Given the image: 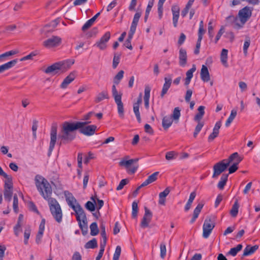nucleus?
<instances>
[{
    "instance_id": "c756f323",
    "label": "nucleus",
    "mask_w": 260,
    "mask_h": 260,
    "mask_svg": "<svg viewBox=\"0 0 260 260\" xmlns=\"http://www.w3.org/2000/svg\"><path fill=\"white\" fill-rule=\"evenodd\" d=\"M141 16V12H137L134 15L132 23L130 28L136 29L137 26L139 21V19Z\"/></svg>"
},
{
    "instance_id": "f257e3e1",
    "label": "nucleus",
    "mask_w": 260,
    "mask_h": 260,
    "mask_svg": "<svg viewBox=\"0 0 260 260\" xmlns=\"http://www.w3.org/2000/svg\"><path fill=\"white\" fill-rule=\"evenodd\" d=\"M35 181L38 190L44 199L48 201L52 216L57 222H61L62 217V211L56 200L51 198L52 193L51 185L45 178L39 175L36 176Z\"/></svg>"
},
{
    "instance_id": "39448f33",
    "label": "nucleus",
    "mask_w": 260,
    "mask_h": 260,
    "mask_svg": "<svg viewBox=\"0 0 260 260\" xmlns=\"http://www.w3.org/2000/svg\"><path fill=\"white\" fill-rule=\"evenodd\" d=\"M64 195L68 205L73 209L75 212V215L84 211L72 193L66 190L64 191Z\"/></svg>"
},
{
    "instance_id": "bf43d9fd",
    "label": "nucleus",
    "mask_w": 260,
    "mask_h": 260,
    "mask_svg": "<svg viewBox=\"0 0 260 260\" xmlns=\"http://www.w3.org/2000/svg\"><path fill=\"white\" fill-rule=\"evenodd\" d=\"M250 40L249 37L247 38L243 45V52L245 55L247 54V50L250 46Z\"/></svg>"
},
{
    "instance_id": "9b49d317",
    "label": "nucleus",
    "mask_w": 260,
    "mask_h": 260,
    "mask_svg": "<svg viewBox=\"0 0 260 260\" xmlns=\"http://www.w3.org/2000/svg\"><path fill=\"white\" fill-rule=\"evenodd\" d=\"M57 124L54 123L52 124L50 131V142L49 145V151L51 153L53 151L57 140Z\"/></svg>"
},
{
    "instance_id": "a878e982",
    "label": "nucleus",
    "mask_w": 260,
    "mask_h": 260,
    "mask_svg": "<svg viewBox=\"0 0 260 260\" xmlns=\"http://www.w3.org/2000/svg\"><path fill=\"white\" fill-rule=\"evenodd\" d=\"M170 190L169 187H167L162 192L159 194L158 203L160 205H164L166 202V197L170 193Z\"/></svg>"
},
{
    "instance_id": "bb28decb",
    "label": "nucleus",
    "mask_w": 260,
    "mask_h": 260,
    "mask_svg": "<svg viewBox=\"0 0 260 260\" xmlns=\"http://www.w3.org/2000/svg\"><path fill=\"white\" fill-rule=\"evenodd\" d=\"M173 120L172 117L166 116L163 117L162 120V126L165 130L168 129L171 126Z\"/></svg>"
},
{
    "instance_id": "6e6552de",
    "label": "nucleus",
    "mask_w": 260,
    "mask_h": 260,
    "mask_svg": "<svg viewBox=\"0 0 260 260\" xmlns=\"http://www.w3.org/2000/svg\"><path fill=\"white\" fill-rule=\"evenodd\" d=\"M80 122L82 123V126L79 127L78 129H79L80 133L88 136L94 135L97 128V126L96 125H87L88 124L90 123L91 121H84Z\"/></svg>"
},
{
    "instance_id": "09e8293b",
    "label": "nucleus",
    "mask_w": 260,
    "mask_h": 260,
    "mask_svg": "<svg viewBox=\"0 0 260 260\" xmlns=\"http://www.w3.org/2000/svg\"><path fill=\"white\" fill-rule=\"evenodd\" d=\"M174 120H178L180 116V110L179 107H176L173 111L172 115L170 116Z\"/></svg>"
},
{
    "instance_id": "de8ad7c7",
    "label": "nucleus",
    "mask_w": 260,
    "mask_h": 260,
    "mask_svg": "<svg viewBox=\"0 0 260 260\" xmlns=\"http://www.w3.org/2000/svg\"><path fill=\"white\" fill-rule=\"evenodd\" d=\"M138 212V203L136 201H134L132 203V217L135 218L137 216Z\"/></svg>"
},
{
    "instance_id": "ea45409f",
    "label": "nucleus",
    "mask_w": 260,
    "mask_h": 260,
    "mask_svg": "<svg viewBox=\"0 0 260 260\" xmlns=\"http://www.w3.org/2000/svg\"><path fill=\"white\" fill-rule=\"evenodd\" d=\"M90 229L91 236H96L99 234V230L96 222H92L90 225Z\"/></svg>"
},
{
    "instance_id": "6ab92c4d",
    "label": "nucleus",
    "mask_w": 260,
    "mask_h": 260,
    "mask_svg": "<svg viewBox=\"0 0 260 260\" xmlns=\"http://www.w3.org/2000/svg\"><path fill=\"white\" fill-rule=\"evenodd\" d=\"M164 80L165 83L163 85L162 89L160 93L161 98H163L164 95L167 93L172 83V78L171 77H165Z\"/></svg>"
},
{
    "instance_id": "a19ab883",
    "label": "nucleus",
    "mask_w": 260,
    "mask_h": 260,
    "mask_svg": "<svg viewBox=\"0 0 260 260\" xmlns=\"http://www.w3.org/2000/svg\"><path fill=\"white\" fill-rule=\"evenodd\" d=\"M97 246H98L97 241H96V239L93 238L92 240L87 242L85 244L84 247L86 249H89V248L93 249V248H96L97 247Z\"/></svg>"
},
{
    "instance_id": "4d7b16f0",
    "label": "nucleus",
    "mask_w": 260,
    "mask_h": 260,
    "mask_svg": "<svg viewBox=\"0 0 260 260\" xmlns=\"http://www.w3.org/2000/svg\"><path fill=\"white\" fill-rule=\"evenodd\" d=\"M204 206V204L202 203L199 204L196 208L194 209L193 211V215L195 217H198V216L201 212V211L202 209L203 208Z\"/></svg>"
},
{
    "instance_id": "f8f14e48",
    "label": "nucleus",
    "mask_w": 260,
    "mask_h": 260,
    "mask_svg": "<svg viewBox=\"0 0 260 260\" xmlns=\"http://www.w3.org/2000/svg\"><path fill=\"white\" fill-rule=\"evenodd\" d=\"M61 43V38L58 36H52L43 42V45L47 48H51L58 46Z\"/></svg>"
},
{
    "instance_id": "412c9836",
    "label": "nucleus",
    "mask_w": 260,
    "mask_h": 260,
    "mask_svg": "<svg viewBox=\"0 0 260 260\" xmlns=\"http://www.w3.org/2000/svg\"><path fill=\"white\" fill-rule=\"evenodd\" d=\"M17 62V59H14L0 66V74L13 67Z\"/></svg>"
},
{
    "instance_id": "338daca9",
    "label": "nucleus",
    "mask_w": 260,
    "mask_h": 260,
    "mask_svg": "<svg viewBox=\"0 0 260 260\" xmlns=\"http://www.w3.org/2000/svg\"><path fill=\"white\" fill-rule=\"evenodd\" d=\"M22 225V223L17 222L16 225L14 228V231L15 235L17 236H18L20 228Z\"/></svg>"
},
{
    "instance_id": "cd10ccee",
    "label": "nucleus",
    "mask_w": 260,
    "mask_h": 260,
    "mask_svg": "<svg viewBox=\"0 0 260 260\" xmlns=\"http://www.w3.org/2000/svg\"><path fill=\"white\" fill-rule=\"evenodd\" d=\"M228 50L226 49H223L220 54V61L224 67H228Z\"/></svg>"
},
{
    "instance_id": "ddd939ff",
    "label": "nucleus",
    "mask_w": 260,
    "mask_h": 260,
    "mask_svg": "<svg viewBox=\"0 0 260 260\" xmlns=\"http://www.w3.org/2000/svg\"><path fill=\"white\" fill-rule=\"evenodd\" d=\"M111 37V34L109 31L106 32L100 40L97 41L95 44H94V46H96L99 48L100 50H103L107 48V43L110 40Z\"/></svg>"
},
{
    "instance_id": "4c0bfd02",
    "label": "nucleus",
    "mask_w": 260,
    "mask_h": 260,
    "mask_svg": "<svg viewBox=\"0 0 260 260\" xmlns=\"http://www.w3.org/2000/svg\"><path fill=\"white\" fill-rule=\"evenodd\" d=\"M239 207V205L238 202V200H236L234 205L232 206V208L230 211V213L232 216L236 217L238 213V209Z\"/></svg>"
},
{
    "instance_id": "13d9d810",
    "label": "nucleus",
    "mask_w": 260,
    "mask_h": 260,
    "mask_svg": "<svg viewBox=\"0 0 260 260\" xmlns=\"http://www.w3.org/2000/svg\"><path fill=\"white\" fill-rule=\"evenodd\" d=\"M121 247L120 246H117L116 247V249L115 251V253H114L113 259V260H118L119 256L121 254Z\"/></svg>"
},
{
    "instance_id": "473e14b6",
    "label": "nucleus",
    "mask_w": 260,
    "mask_h": 260,
    "mask_svg": "<svg viewBox=\"0 0 260 260\" xmlns=\"http://www.w3.org/2000/svg\"><path fill=\"white\" fill-rule=\"evenodd\" d=\"M17 53V51L14 50H11L8 52H6L0 55V63L5 62L8 60V57L15 54Z\"/></svg>"
},
{
    "instance_id": "5fc2aeb1",
    "label": "nucleus",
    "mask_w": 260,
    "mask_h": 260,
    "mask_svg": "<svg viewBox=\"0 0 260 260\" xmlns=\"http://www.w3.org/2000/svg\"><path fill=\"white\" fill-rule=\"evenodd\" d=\"M160 257L161 258L164 259L166 255V252H167L166 246L165 243H161L160 244Z\"/></svg>"
},
{
    "instance_id": "20e7f679",
    "label": "nucleus",
    "mask_w": 260,
    "mask_h": 260,
    "mask_svg": "<svg viewBox=\"0 0 260 260\" xmlns=\"http://www.w3.org/2000/svg\"><path fill=\"white\" fill-rule=\"evenodd\" d=\"M238 153L235 152L231 154L228 159H223L216 164L213 166V174L212 178H217L219 175H220L223 172H224L230 164L234 161V158L237 157Z\"/></svg>"
},
{
    "instance_id": "c9c22d12",
    "label": "nucleus",
    "mask_w": 260,
    "mask_h": 260,
    "mask_svg": "<svg viewBox=\"0 0 260 260\" xmlns=\"http://www.w3.org/2000/svg\"><path fill=\"white\" fill-rule=\"evenodd\" d=\"M228 178V174H223L220 180L218 183L217 186L220 189H222L225 186Z\"/></svg>"
},
{
    "instance_id": "4be33fe9",
    "label": "nucleus",
    "mask_w": 260,
    "mask_h": 260,
    "mask_svg": "<svg viewBox=\"0 0 260 260\" xmlns=\"http://www.w3.org/2000/svg\"><path fill=\"white\" fill-rule=\"evenodd\" d=\"M242 158H241L239 154H238L237 157H235L234 158V160L235 161L233 163V164L229 168V171L230 174H232L236 172L238 169V164L242 161Z\"/></svg>"
},
{
    "instance_id": "b1692460",
    "label": "nucleus",
    "mask_w": 260,
    "mask_h": 260,
    "mask_svg": "<svg viewBox=\"0 0 260 260\" xmlns=\"http://www.w3.org/2000/svg\"><path fill=\"white\" fill-rule=\"evenodd\" d=\"M159 172H155L153 173L152 174L150 175L148 178L142 183V186H145L148 185V184L154 182L157 179V176L158 175Z\"/></svg>"
},
{
    "instance_id": "f704fd0d",
    "label": "nucleus",
    "mask_w": 260,
    "mask_h": 260,
    "mask_svg": "<svg viewBox=\"0 0 260 260\" xmlns=\"http://www.w3.org/2000/svg\"><path fill=\"white\" fill-rule=\"evenodd\" d=\"M4 178L6 179L5 181L4 189H12L13 183L12 177L7 175V177Z\"/></svg>"
},
{
    "instance_id": "dca6fc26",
    "label": "nucleus",
    "mask_w": 260,
    "mask_h": 260,
    "mask_svg": "<svg viewBox=\"0 0 260 260\" xmlns=\"http://www.w3.org/2000/svg\"><path fill=\"white\" fill-rule=\"evenodd\" d=\"M187 56L186 50L180 48L179 51V64L181 67H184L187 63Z\"/></svg>"
},
{
    "instance_id": "8fccbe9b",
    "label": "nucleus",
    "mask_w": 260,
    "mask_h": 260,
    "mask_svg": "<svg viewBox=\"0 0 260 260\" xmlns=\"http://www.w3.org/2000/svg\"><path fill=\"white\" fill-rule=\"evenodd\" d=\"M198 124L196 126V127L195 128V129H194V132L193 133V137H194V138H196L197 137V135L200 133V132L201 131V130L202 129V127L204 126V122H201V121H198Z\"/></svg>"
},
{
    "instance_id": "49530a36",
    "label": "nucleus",
    "mask_w": 260,
    "mask_h": 260,
    "mask_svg": "<svg viewBox=\"0 0 260 260\" xmlns=\"http://www.w3.org/2000/svg\"><path fill=\"white\" fill-rule=\"evenodd\" d=\"M112 95L115 100H117L118 99H121L122 94L121 93H118L115 84L112 85Z\"/></svg>"
},
{
    "instance_id": "1a4fd4ad",
    "label": "nucleus",
    "mask_w": 260,
    "mask_h": 260,
    "mask_svg": "<svg viewBox=\"0 0 260 260\" xmlns=\"http://www.w3.org/2000/svg\"><path fill=\"white\" fill-rule=\"evenodd\" d=\"M251 11L247 6H246L239 10L238 17L240 21V24L241 25H242V26L251 17Z\"/></svg>"
},
{
    "instance_id": "a211bd4d",
    "label": "nucleus",
    "mask_w": 260,
    "mask_h": 260,
    "mask_svg": "<svg viewBox=\"0 0 260 260\" xmlns=\"http://www.w3.org/2000/svg\"><path fill=\"white\" fill-rule=\"evenodd\" d=\"M239 18L238 17L231 15L226 18L227 23L233 25L235 28H239L242 27V25L239 23Z\"/></svg>"
},
{
    "instance_id": "603ef678",
    "label": "nucleus",
    "mask_w": 260,
    "mask_h": 260,
    "mask_svg": "<svg viewBox=\"0 0 260 260\" xmlns=\"http://www.w3.org/2000/svg\"><path fill=\"white\" fill-rule=\"evenodd\" d=\"M134 112L136 116L138 121L140 123L141 121L140 113L139 112V106L137 105H133Z\"/></svg>"
},
{
    "instance_id": "393cba45",
    "label": "nucleus",
    "mask_w": 260,
    "mask_h": 260,
    "mask_svg": "<svg viewBox=\"0 0 260 260\" xmlns=\"http://www.w3.org/2000/svg\"><path fill=\"white\" fill-rule=\"evenodd\" d=\"M151 88L149 86H146L144 90V105L146 109L149 108V98H150V93Z\"/></svg>"
},
{
    "instance_id": "e433bc0d",
    "label": "nucleus",
    "mask_w": 260,
    "mask_h": 260,
    "mask_svg": "<svg viewBox=\"0 0 260 260\" xmlns=\"http://www.w3.org/2000/svg\"><path fill=\"white\" fill-rule=\"evenodd\" d=\"M242 247L243 246L242 244H238L236 247L231 248L228 252V254L233 256H235L237 255L238 252L242 250Z\"/></svg>"
},
{
    "instance_id": "0e129e2a",
    "label": "nucleus",
    "mask_w": 260,
    "mask_h": 260,
    "mask_svg": "<svg viewBox=\"0 0 260 260\" xmlns=\"http://www.w3.org/2000/svg\"><path fill=\"white\" fill-rule=\"evenodd\" d=\"M196 68L194 65L193 66L192 68L188 70L186 73V78L191 79L193 77V73L195 72Z\"/></svg>"
},
{
    "instance_id": "680f3d73",
    "label": "nucleus",
    "mask_w": 260,
    "mask_h": 260,
    "mask_svg": "<svg viewBox=\"0 0 260 260\" xmlns=\"http://www.w3.org/2000/svg\"><path fill=\"white\" fill-rule=\"evenodd\" d=\"M176 155L174 151H169L166 154V158L168 160H171L176 158Z\"/></svg>"
},
{
    "instance_id": "864d4df0",
    "label": "nucleus",
    "mask_w": 260,
    "mask_h": 260,
    "mask_svg": "<svg viewBox=\"0 0 260 260\" xmlns=\"http://www.w3.org/2000/svg\"><path fill=\"white\" fill-rule=\"evenodd\" d=\"M85 208L90 212H93L95 209V204L91 201H88L85 204Z\"/></svg>"
},
{
    "instance_id": "6e6d98bb",
    "label": "nucleus",
    "mask_w": 260,
    "mask_h": 260,
    "mask_svg": "<svg viewBox=\"0 0 260 260\" xmlns=\"http://www.w3.org/2000/svg\"><path fill=\"white\" fill-rule=\"evenodd\" d=\"M13 208L14 212L17 213L18 212V199L17 194H15L13 197Z\"/></svg>"
},
{
    "instance_id": "79ce46f5",
    "label": "nucleus",
    "mask_w": 260,
    "mask_h": 260,
    "mask_svg": "<svg viewBox=\"0 0 260 260\" xmlns=\"http://www.w3.org/2000/svg\"><path fill=\"white\" fill-rule=\"evenodd\" d=\"M166 0H159L157 4V10H158V16L159 18L161 19L162 16V13H163V5L165 3Z\"/></svg>"
},
{
    "instance_id": "c85d7f7f",
    "label": "nucleus",
    "mask_w": 260,
    "mask_h": 260,
    "mask_svg": "<svg viewBox=\"0 0 260 260\" xmlns=\"http://www.w3.org/2000/svg\"><path fill=\"white\" fill-rule=\"evenodd\" d=\"M115 102L117 105L118 113L119 116L123 118L124 117V108L123 103L121 101V99L115 100Z\"/></svg>"
},
{
    "instance_id": "a18cd8bd",
    "label": "nucleus",
    "mask_w": 260,
    "mask_h": 260,
    "mask_svg": "<svg viewBox=\"0 0 260 260\" xmlns=\"http://www.w3.org/2000/svg\"><path fill=\"white\" fill-rule=\"evenodd\" d=\"M112 95L115 100H117L118 99H121L122 94L121 93H118L115 84L112 85Z\"/></svg>"
},
{
    "instance_id": "72a5a7b5",
    "label": "nucleus",
    "mask_w": 260,
    "mask_h": 260,
    "mask_svg": "<svg viewBox=\"0 0 260 260\" xmlns=\"http://www.w3.org/2000/svg\"><path fill=\"white\" fill-rule=\"evenodd\" d=\"M196 193L194 191L192 192L189 196V199L185 206V211H187L189 210L191 207V204L196 197Z\"/></svg>"
},
{
    "instance_id": "58836bf2",
    "label": "nucleus",
    "mask_w": 260,
    "mask_h": 260,
    "mask_svg": "<svg viewBox=\"0 0 260 260\" xmlns=\"http://www.w3.org/2000/svg\"><path fill=\"white\" fill-rule=\"evenodd\" d=\"M237 115V111L235 109H233L231 111V114L229 118H228L227 120L226 121V122L225 123V125L226 127H228L230 126L232 122L233 121V120L235 119Z\"/></svg>"
},
{
    "instance_id": "e2e57ef3",
    "label": "nucleus",
    "mask_w": 260,
    "mask_h": 260,
    "mask_svg": "<svg viewBox=\"0 0 260 260\" xmlns=\"http://www.w3.org/2000/svg\"><path fill=\"white\" fill-rule=\"evenodd\" d=\"M128 182V180L127 179H122L119 185L117 186V188H116V189L117 190H120L121 189H122L124 186L126 184H127Z\"/></svg>"
},
{
    "instance_id": "3c124183",
    "label": "nucleus",
    "mask_w": 260,
    "mask_h": 260,
    "mask_svg": "<svg viewBox=\"0 0 260 260\" xmlns=\"http://www.w3.org/2000/svg\"><path fill=\"white\" fill-rule=\"evenodd\" d=\"M208 34L211 40H212L214 36L213 26L212 25V20H210L208 23Z\"/></svg>"
},
{
    "instance_id": "052dcab7",
    "label": "nucleus",
    "mask_w": 260,
    "mask_h": 260,
    "mask_svg": "<svg viewBox=\"0 0 260 260\" xmlns=\"http://www.w3.org/2000/svg\"><path fill=\"white\" fill-rule=\"evenodd\" d=\"M30 235V230L28 228L24 231V243L25 245L28 244V241Z\"/></svg>"
},
{
    "instance_id": "2f4dec72",
    "label": "nucleus",
    "mask_w": 260,
    "mask_h": 260,
    "mask_svg": "<svg viewBox=\"0 0 260 260\" xmlns=\"http://www.w3.org/2000/svg\"><path fill=\"white\" fill-rule=\"evenodd\" d=\"M205 107L203 106H200L198 109V113L196 115L194 118V120L197 121H201L203 116L205 114Z\"/></svg>"
},
{
    "instance_id": "5701e85b",
    "label": "nucleus",
    "mask_w": 260,
    "mask_h": 260,
    "mask_svg": "<svg viewBox=\"0 0 260 260\" xmlns=\"http://www.w3.org/2000/svg\"><path fill=\"white\" fill-rule=\"evenodd\" d=\"M258 248V246L257 245L253 246L247 245L243 251V256H246L253 254Z\"/></svg>"
},
{
    "instance_id": "69168bd1",
    "label": "nucleus",
    "mask_w": 260,
    "mask_h": 260,
    "mask_svg": "<svg viewBox=\"0 0 260 260\" xmlns=\"http://www.w3.org/2000/svg\"><path fill=\"white\" fill-rule=\"evenodd\" d=\"M120 61V56L119 55H115L113 57V68L114 69H115L117 68L118 63Z\"/></svg>"
},
{
    "instance_id": "aec40b11",
    "label": "nucleus",
    "mask_w": 260,
    "mask_h": 260,
    "mask_svg": "<svg viewBox=\"0 0 260 260\" xmlns=\"http://www.w3.org/2000/svg\"><path fill=\"white\" fill-rule=\"evenodd\" d=\"M201 78L204 82H208L210 80V75L207 67L203 65L201 71Z\"/></svg>"
},
{
    "instance_id": "37998d69",
    "label": "nucleus",
    "mask_w": 260,
    "mask_h": 260,
    "mask_svg": "<svg viewBox=\"0 0 260 260\" xmlns=\"http://www.w3.org/2000/svg\"><path fill=\"white\" fill-rule=\"evenodd\" d=\"M13 190L12 189H4V196L5 200L8 202H10L12 197Z\"/></svg>"
},
{
    "instance_id": "f3484780",
    "label": "nucleus",
    "mask_w": 260,
    "mask_h": 260,
    "mask_svg": "<svg viewBox=\"0 0 260 260\" xmlns=\"http://www.w3.org/2000/svg\"><path fill=\"white\" fill-rule=\"evenodd\" d=\"M173 14V23L175 27L177 26L180 14V8L178 5H173L171 8Z\"/></svg>"
},
{
    "instance_id": "c03bdc74",
    "label": "nucleus",
    "mask_w": 260,
    "mask_h": 260,
    "mask_svg": "<svg viewBox=\"0 0 260 260\" xmlns=\"http://www.w3.org/2000/svg\"><path fill=\"white\" fill-rule=\"evenodd\" d=\"M124 71L121 70L120 71L114 78V83L115 84H118L120 81L123 77Z\"/></svg>"
},
{
    "instance_id": "9d476101",
    "label": "nucleus",
    "mask_w": 260,
    "mask_h": 260,
    "mask_svg": "<svg viewBox=\"0 0 260 260\" xmlns=\"http://www.w3.org/2000/svg\"><path fill=\"white\" fill-rule=\"evenodd\" d=\"M215 226V223L210 218H206L203 226V237L208 238Z\"/></svg>"
},
{
    "instance_id": "7ed1b4c3",
    "label": "nucleus",
    "mask_w": 260,
    "mask_h": 260,
    "mask_svg": "<svg viewBox=\"0 0 260 260\" xmlns=\"http://www.w3.org/2000/svg\"><path fill=\"white\" fill-rule=\"evenodd\" d=\"M75 62L74 59H68L53 63L44 71L46 74H56L59 71L64 72L69 69Z\"/></svg>"
},
{
    "instance_id": "423d86ee",
    "label": "nucleus",
    "mask_w": 260,
    "mask_h": 260,
    "mask_svg": "<svg viewBox=\"0 0 260 260\" xmlns=\"http://www.w3.org/2000/svg\"><path fill=\"white\" fill-rule=\"evenodd\" d=\"M138 158L131 159L129 160L122 159L119 162L120 166L125 167L127 172L131 174H134L137 170L139 165L137 164Z\"/></svg>"
},
{
    "instance_id": "2eb2a0df",
    "label": "nucleus",
    "mask_w": 260,
    "mask_h": 260,
    "mask_svg": "<svg viewBox=\"0 0 260 260\" xmlns=\"http://www.w3.org/2000/svg\"><path fill=\"white\" fill-rule=\"evenodd\" d=\"M77 72L74 71L70 73V74L66 77L61 83L60 87L61 88L65 89L74 80L77 76Z\"/></svg>"
},
{
    "instance_id": "4468645a",
    "label": "nucleus",
    "mask_w": 260,
    "mask_h": 260,
    "mask_svg": "<svg viewBox=\"0 0 260 260\" xmlns=\"http://www.w3.org/2000/svg\"><path fill=\"white\" fill-rule=\"evenodd\" d=\"M144 210L145 213L140 224V226L142 228L148 226L152 217V212L146 207H145Z\"/></svg>"
},
{
    "instance_id": "7c9ffc66",
    "label": "nucleus",
    "mask_w": 260,
    "mask_h": 260,
    "mask_svg": "<svg viewBox=\"0 0 260 260\" xmlns=\"http://www.w3.org/2000/svg\"><path fill=\"white\" fill-rule=\"evenodd\" d=\"M109 99V95L107 91H103L100 92L96 96L95 102L96 103H99L101 101Z\"/></svg>"
},
{
    "instance_id": "f03ea898",
    "label": "nucleus",
    "mask_w": 260,
    "mask_h": 260,
    "mask_svg": "<svg viewBox=\"0 0 260 260\" xmlns=\"http://www.w3.org/2000/svg\"><path fill=\"white\" fill-rule=\"evenodd\" d=\"M82 123L80 121L76 122H64L62 125L61 131L58 135L60 140L59 145L72 141L76 136L75 131L81 127Z\"/></svg>"
},
{
    "instance_id": "0eeeda50",
    "label": "nucleus",
    "mask_w": 260,
    "mask_h": 260,
    "mask_svg": "<svg viewBox=\"0 0 260 260\" xmlns=\"http://www.w3.org/2000/svg\"><path fill=\"white\" fill-rule=\"evenodd\" d=\"M76 219L83 235H86L88 232L87 219L85 211L76 215Z\"/></svg>"
},
{
    "instance_id": "774afa93",
    "label": "nucleus",
    "mask_w": 260,
    "mask_h": 260,
    "mask_svg": "<svg viewBox=\"0 0 260 260\" xmlns=\"http://www.w3.org/2000/svg\"><path fill=\"white\" fill-rule=\"evenodd\" d=\"M192 94V91L191 89H188L186 91L185 96V100L186 102H189Z\"/></svg>"
}]
</instances>
